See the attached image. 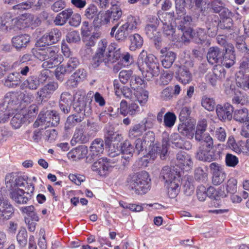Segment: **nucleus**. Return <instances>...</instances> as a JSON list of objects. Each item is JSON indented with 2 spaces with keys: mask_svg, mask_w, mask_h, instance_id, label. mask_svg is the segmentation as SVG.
<instances>
[{
  "mask_svg": "<svg viewBox=\"0 0 249 249\" xmlns=\"http://www.w3.org/2000/svg\"><path fill=\"white\" fill-rule=\"evenodd\" d=\"M130 44L129 49L132 51H135L137 49L142 47L143 40L142 37L138 34H135L129 36Z\"/></svg>",
  "mask_w": 249,
  "mask_h": 249,
  "instance_id": "nucleus-39",
  "label": "nucleus"
},
{
  "mask_svg": "<svg viewBox=\"0 0 249 249\" xmlns=\"http://www.w3.org/2000/svg\"><path fill=\"white\" fill-rule=\"evenodd\" d=\"M38 110L37 106L36 104H33L28 107L27 113L24 112L25 117L27 119L28 123L33 121L34 117L36 116Z\"/></svg>",
  "mask_w": 249,
  "mask_h": 249,
  "instance_id": "nucleus-55",
  "label": "nucleus"
},
{
  "mask_svg": "<svg viewBox=\"0 0 249 249\" xmlns=\"http://www.w3.org/2000/svg\"><path fill=\"white\" fill-rule=\"evenodd\" d=\"M207 35L203 29H198L197 30L191 29V39L197 44H202L207 39Z\"/></svg>",
  "mask_w": 249,
  "mask_h": 249,
  "instance_id": "nucleus-37",
  "label": "nucleus"
},
{
  "mask_svg": "<svg viewBox=\"0 0 249 249\" xmlns=\"http://www.w3.org/2000/svg\"><path fill=\"white\" fill-rule=\"evenodd\" d=\"M39 117L38 121L41 123H44L48 126H56L59 124L60 121L59 116L55 110L47 111L42 116L39 114Z\"/></svg>",
  "mask_w": 249,
  "mask_h": 249,
  "instance_id": "nucleus-22",
  "label": "nucleus"
},
{
  "mask_svg": "<svg viewBox=\"0 0 249 249\" xmlns=\"http://www.w3.org/2000/svg\"><path fill=\"white\" fill-rule=\"evenodd\" d=\"M177 166L182 170L188 171L193 167L191 156L184 151H180L177 154Z\"/></svg>",
  "mask_w": 249,
  "mask_h": 249,
  "instance_id": "nucleus-20",
  "label": "nucleus"
},
{
  "mask_svg": "<svg viewBox=\"0 0 249 249\" xmlns=\"http://www.w3.org/2000/svg\"><path fill=\"white\" fill-rule=\"evenodd\" d=\"M122 15V11L121 7L116 5L114 4L112 5L110 9L107 11L104 15V21L106 23L113 24L117 22Z\"/></svg>",
  "mask_w": 249,
  "mask_h": 249,
  "instance_id": "nucleus-21",
  "label": "nucleus"
},
{
  "mask_svg": "<svg viewBox=\"0 0 249 249\" xmlns=\"http://www.w3.org/2000/svg\"><path fill=\"white\" fill-rule=\"evenodd\" d=\"M226 165L229 167H234L238 163V158L231 154H227L225 158Z\"/></svg>",
  "mask_w": 249,
  "mask_h": 249,
  "instance_id": "nucleus-62",
  "label": "nucleus"
},
{
  "mask_svg": "<svg viewBox=\"0 0 249 249\" xmlns=\"http://www.w3.org/2000/svg\"><path fill=\"white\" fill-rule=\"evenodd\" d=\"M214 134L219 141L223 142L225 141L227 134L225 128L221 126L215 128Z\"/></svg>",
  "mask_w": 249,
  "mask_h": 249,
  "instance_id": "nucleus-59",
  "label": "nucleus"
},
{
  "mask_svg": "<svg viewBox=\"0 0 249 249\" xmlns=\"http://www.w3.org/2000/svg\"><path fill=\"white\" fill-rule=\"evenodd\" d=\"M88 152L87 147L84 145L78 146L69 152L68 154L69 158L73 160H77L84 158Z\"/></svg>",
  "mask_w": 249,
  "mask_h": 249,
  "instance_id": "nucleus-30",
  "label": "nucleus"
},
{
  "mask_svg": "<svg viewBox=\"0 0 249 249\" xmlns=\"http://www.w3.org/2000/svg\"><path fill=\"white\" fill-rule=\"evenodd\" d=\"M161 58V64L165 69L170 68L176 59L177 54L172 51H168L166 48H162L160 51Z\"/></svg>",
  "mask_w": 249,
  "mask_h": 249,
  "instance_id": "nucleus-25",
  "label": "nucleus"
},
{
  "mask_svg": "<svg viewBox=\"0 0 249 249\" xmlns=\"http://www.w3.org/2000/svg\"><path fill=\"white\" fill-rule=\"evenodd\" d=\"M81 120L80 118L76 115L69 116L65 124V129L67 131L74 126L77 123L80 122Z\"/></svg>",
  "mask_w": 249,
  "mask_h": 249,
  "instance_id": "nucleus-50",
  "label": "nucleus"
},
{
  "mask_svg": "<svg viewBox=\"0 0 249 249\" xmlns=\"http://www.w3.org/2000/svg\"><path fill=\"white\" fill-rule=\"evenodd\" d=\"M193 66V61L189 58L185 60L183 65L179 66L176 72V77L183 84H188L192 81V75L188 68Z\"/></svg>",
  "mask_w": 249,
  "mask_h": 249,
  "instance_id": "nucleus-12",
  "label": "nucleus"
},
{
  "mask_svg": "<svg viewBox=\"0 0 249 249\" xmlns=\"http://www.w3.org/2000/svg\"><path fill=\"white\" fill-rule=\"evenodd\" d=\"M98 10L97 7L94 4H90L85 11V16L89 19H95L98 18Z\"/></svg>",
  "mask_w": 249,
  "mask_h": 249,
  "instance_id": "nucleus-47",
  "label": "nucleus"
},
{
  "mask_svg": "<svg viewBox=\"0 0 249 249\" xmlns=\"http://www.w3.org/2000/svg\"><path fill=\"white\" fill-rule=\"evenodd\" d=\"M226 50H221L217 47H210L207 54L209 63H221V66L227 68L231 67L235 63V56L232 45H228Z\"/></svg>",
  "mask_w": 249,
  "mask_h": 249,
  "instance_id": "nucleus-1",
  "label": "nucleus"
},
{
  "mask_svg": "<svg viewBox=\"0 0 249 249\" xmlns=\"http://www.w3.org/2000/svg\"><path fill=\"white\" fill-rule=\"evenodd\" d=\"M112 167L109 160L107 158H103L94 162L91 169L100 176H104L111 171Z\"/></svg>",
  "mask_w": 249,
  "mask_h": 249,
  "instance_id": "nucleus-18",
  "label": "nucleus"
},
{
  "mask_svg": "<svg viewBox=\"0 0 249 249\" xmlns=\"http://www.w3.org/2000/svg\"><path fill=\"white\" fill-rule=\"evenodd\" d=\"M131 32L124 24H120V22L116 23L111 30L110 35L114 37L117 40L124 41Z\"/></svg>",
  "mask_w": 249,
  "mask_h": 249,
  "instance_id": "nucleus-16",
  "label": "nucleus"
},
{
  "mask_svg": "<svg viewBox=\"0 0 249 249\" xmlns=\"http://www.w3.org/2000/svg\"><path fill=\"white\" fill-rule=\"evenodd\" d=\"M27 233L25 229L20 230L17 236V239L18 244L20 246L25 247L27 243Z\"/></svg>",
  "mask_w": 249,
  "mask_h": 249,
  "instance_id": "nucleus-56",
  "label": "nucleus"
},
{
  "mask_svg": "<svg viewBox=\"0 0 249 249\" xmlns=\"http://www.w3.org/2000/svg\"><path fill=\"white\" fill-rule=\"evenodd\" d=\"M66 40L68 42L71 43H75L80 40V35L78 31H71L67 34Z\"/></svg>",
  "mask_w": 249,
  "mask_h": 249,
  "instance_id": "nucleus-60",
  "label": "nucleus"
},
{
  "mask_svg": "<svg viewBox=\"0 0 249 249\" xmlns=\"http://www.w3.org/2000/svg\"><path fill=\"white\" fill-rule=\"evenodd\" d=\"M59 49L55 46L34 50V55L37 59L43 61L41 66L45 69H52L58 63Z\"/></svg>",
  "mask_w": 249,
  "mask_h": 249,
  "instance_id": "nucleus-6",
  "label": "nucleus"
},
{
  "mask_svg": "<svg viewBox=\"0 0 249 249\" xmlns=\"http://www.w3.org/2000/svg\"><path fill=\"white\" fill-rule=\"evenodd\" d=\"M89 141V138L84 133V129L82 127L76 128L73 137L71 141L72 145L77 143H84Z\"/></svg>",
  "mask_w": 249,
  "mask_h": 249,
  "instance_id": "nucleus-33",
  "label": "nucleus"
},
{
  "mask_svg": "<svg viewBox=\"0 0 249 249\" xmlns=\"http://www.w3.org/2000/svg\"><path fill=\"white\" fill-rule=\"evenodd\" d=\"M17 21L10 13H6L0 17V30L5 31L14 29V24Z\"/></svg>",
  "mask_w": 249,
  "mask_h": 249,
  "instance_id": "nucleus-28",
  "label": "nucleus"
},
{
  "mask_svg": "<svg viewBox=\"0 0 249 249\" xmlns=\"http://www.w3.org/2000/svg\"><path fill=\"white\" fill-rule=\"evenodd\" d=\"M220 16L223 18V20L218 24V27L222 29H230L232 26L233 14L227 8L223 7L218 12Z\"/></svg>",
  "mask_w": 249,
  "mask_h": 249,
  "instance_id": "nucleus-23",
  "label": "nucleus"
},
{
  "mask_svg": "<svg viewBox=\"0 0 249 249\" xmlns=\"http://www.w3.org/2000/svg\"><path fill=\"white\" fill-rule=\"evenodd\" d=\"M232 103L233 104L241 106L246 105L249 103L248 96L245 93L241 91H237L232 99Z\"/></svg>",
  "mask_w": 249,
  "mask_h": 249,
  "instance_id": "nucleus-43",
  "label": "nucleus"
},
{
  "mask_svg": "<svg viewBox=\"0 0 249 249\" xmlns=\"http://www.w3.org/2000/svg\"><path fill=\"white\" fill-rule=\"evenodd\" d=\"M73 101V96L68 92H63L59 100V107L61 110L65 114L70 112L71 105Z\"/></svg>",
  "mask_w": 249,
  "mask_h": 249,
  "instance_id": "nucleus-26",
  "label": "nucleus"
},
{
  "mask_svg": "<svg viewBox=\"0 0 249 249\" xmlns=\"http://www.w3.org/2000/svg\"><path fill=\"white\" fill-rule=\"evenodd\" d=\"M201 105L208 111H213L215 108V102L213 99L204 96L202 98Z\"/></svg>",
  "mask_w": 249,
  "mask_h": 249,
  "instance_id": "nucleus-53",
  "label": "nucleus"
},
{
  "mask_svg": "<svg viewBox=\"0 0 249 249\" xmlns=\"http://www.w3.org/2000/svg\"><path fill=\"white\" fill-rule=\"evenodd\" d=\"M107 45V42L105 39L101 40L98 42L97 51L91 63L93 68H97L102 63L109 66L111 64L116 61L117 57H115V53L112 51L115 48L112 46L109 47L107 51H106Z\"/></svg>",
  "mask_w": 249,
  "mask_h": 249,
  "instance_id": "nucleus-3",
  "label": "nucleus"
},
{
  "mask_svg": "<svg viewBox=\"0 0 249 249\" xmlns=\"http://www.w3.org/2000/svg\"><path fill=\"white\" fill-rule=\"evenodd\" d=\"M61 35V32L58 29H53L43 36L40 39V42L44 44L42 46L56 43L60 39Z\"/></svg>",
  "mask_w": 249,
  "mask_h": 249,
  "instance_id": "nucleus-24",
  "label": "nucleus"
},
{
  "mask_svg": "<svg viewBox=\"0 0 249 249\" xmlns=\"http://www.w3.org/2000/svg\"><path fill=\"white\" fill-rule=\"evenodd\" d=\"M200 137L198 139H196L200 142L196 158L199 160L210 162L214 159L211 152V150L213 147V139L208 133H206Z\"/></svg>",
  "mask_w": 249,
  "mask_h": 249,
  "instance_id": "nucleus-8",
  "label": "nucleus"
},
{
  "mask_svg": "<svg viewBox=\"0 0 249 249\" xmlns=\"http://www.w3.org/2000/svg\"><path fill=\"white\" fill-rule=\"evenodd\" d=\"M137 101L141 106H144L147 103L148 99V92L146 90H142L137 91L135 93Z\"/></svg>",
  "mask_w": 249,
  "mask_h": 249,
  "instance_id": "nucleus-49",
  "label": "nucleus"
},
{
  "mask_svg": "<svg viewBox=\"0 0 249 249\" xmlns=\"http://www.w3.org/2000/svg\"><path fill=\"white\" fill-rule=\"evenodd\" d=\"M43 132L44 139L51 142L55 139L57 135L56 131L53 129H47L45 131L43 130Z\"/></svg>",
  "mask_w": 249,
  "mask_h": 249,
  "instance_id": "nucleus-64",
  "label": "nucleus"
},
{
  "mask_svg": "<svg viewBox=\"0 0 249 249\" xmlns=\"http://www.w3.org/2000/svg\"><path fill=\"white\" fill-rule=\"evenodd\" d=\"M227 192L234 194L237 191V180L234 178H230L226 186Z\"/></svg>",
  "mask_w": 249,
  "mask_h": 249,
  "instance_id": "nucleus-61",
  "label": "nucleus"
},
{
  "mask_svg": "<svg viewBox=\"0 0 249 249\" xmlns=\"http://www.w3.org/2000/svg\"><path fill=\"white\" fill-rule=\"evenodd\" d=\"M16 174L11 173L5 177V184L6 188L11 192L18 190L16 185Z\"/></svg>",
  "mask_w": 249,
  "mask_h": 249,
  "instance_id": "nucleus-44",
  "label": "nucleus"
},
{
  "mask_svg": "<svg viewBox=\"0 0 249 249\" xmlns=\"http://www.w3.org/2000/svg\"><path fill=\"white\" fill-rule=\"evenodd\" d=\"M14 209L9 201L1 196L0 197V220H7L13 215Z\"/></svg>",
  "mask_w": 249,
  "mask_h": 249,
  "instance_id": "nucleus-19",
  "label": "nucleus"
},
{
  "mask_svg": "<svg viewBox=\"0 0 249 249\" xmlns=\"http://www.w3.org/2000/svg\"><path fill=\"white\" fill-rule=\"evenodd\" d=\"M90 153L87 157V162H92L98 155L102 154L104 151V142L101 139L94 140L90 146Z\"/></svg>",
  "mask_w": 249,
  "mask_h": 249,
  "instance_id": "nucleus-17",
  "label": "nucleus"
},
{
  "mask_svg": "<svg viewBox=\"0 0 249 249\" xmlns=\"http://www.w3.org/2000/svg\"><path fill=\"white\" fill-rule=\"evenodd\" d=\"M135 150L137 155H139L141 152L148 149L142 139L138 138L135 142Z\"/></svg>",
  "mask_w": 249,
  "mask_h": 249,
  "instance_id": "nucleus-63",
  "label": "nucleus"
},
{
  "mask_svg": "<svg viewBox=\"0 0 249 249\" xmlns=\"http://www.w3.org/2000/svg\"><path fill=\"white\" fill-rule=\"evenodd\" d=\"M133 71L131 70H122L119 74V77L120 81L123 84H125L133 76Z\"/></svg>",
  "mask_w": 249,
  "mask_h": 249,
  "instance_id": "nucleus-58",
  "label": "nucleus"
},
{
  "mask_svg": "<svg viewBox=\"0 0 249 249\" xmlns=\"http://www.w3.org/2000/svg\"><path fill=\"white\" fill-rule=\"evenodd\" d=\"M207 128V122L206 120H201L199 121L196 126L195 139H198L201 138V136L205 134L204 133Z\"/></svg>",
  "mask_w": 249,
  "mask_h": 249,
  "instance_id": "nucleus-52",
  "label": "nucleus"
},
{
  "mask_svg": "<svg viewBox=\"0 0 249 249\" xmlns=\"http://www.w3.org/2000/svg\"><path fill=\"white\" fill-rule=\"evenodd\" d=\"M85 37H83V41L86 46L93 47L95 45L96 41L100 35L98 33H93L92 35L88 36L85 34Z\"/></svg>",
  "mask_w": 249,
  "mask_h": 249,
  "instance_id": "nucleus-48",
  "label": "nucleus"
},
{
  "mask_svg": "<svg viewBox=\"0 0 249 249\" xmlns=\"http://www.w3.org/2000/svg\"><path fill=\"white\" fill-rule=\"evenodd\" d=\"M139 19L136 17L129 15L127 17L126 21L123 23L128 30L132 32L136 31L138 25Z\"/></svg>",
  "mask_w": 249,
  "mask_h": 249,
  "instance_id": "nucleus-45",
  "label": "nucleus"
},
{
  "mask_svg": "<svg viewBox=\"0 0 249 249\" xmlns=\"http://www.w3.org/2000/svg\"><path fill=\"white\" fill-rule=\"evenodd\" d=\"M185 4V0H175L176 13H173V16L176 19L181 20L178 28L182 32L184 30L185 25H187L192 20L191 17L185 16L186 14Z\"/></svg>",
  "mask_w": 249,
  "mask_h": 249,
  "instance_id": "nucleus-9",
  "label": "nucleus"
},
{
  "mask_svg": "<svg viewBox=\"0 0 249 249\" xmlns=\"http://www.w3.org/2000/svg\"><path fill=\"white\" fill-rule=\"evenodd\" d=\"M160 177L164 180L169 197H176L179 191V172L174 169V168L172 169L168 166H164L161 171Z\"/></svg>",
  "mask_w": 249,
  "mask_h": 249,
  "instance_id": "nucleus-5",
  "label": "nucleus"
},
{
  "mask_svg": "<svg viewBox=\"0 0 249 249\" xmlns=\"http://www.w3.org/2000/svg\"><path fill=\"white\" fill-rule=\"evenodd\" d=\"M144 80L142 78L134 75H133L130 79V86L131 88L134 90L137 89L144 84Z\"/></svg>",
  "mask_w": 249,
  "mask_h": 249,
  "instance_id": "nucleus-57",
  "label": "nucleus"
},
{
  "mask_svg": "<svg viewBox=\"0 0 249 249\" xmlns=\"http://www.w3.org/2000/svg\"><path fill=\"white\" fill-rule=\"evenodd\" d=\"M138 67L147 80H150L160 73L159 63L157 57L152 54H147L142 50L140 53L137 62Z\"/></svg>",
  "mask_w": 249,
  "mask_h": 249,
  "instance_id": "nucleus-2",
  "label": "nucleus"
},
{
  "mask_svg": "<svg viewBox=\"0 0 249 249\" xmlns=\"http://www.w3.org/2000/svg\"><path fill=\"white\" fill-rule=\"evenodd\" d=\"M11 109H9L4 101L0 104V123H4L7 121L11 113Z\"/></svg>",
  "mask_w": 249,
  "mask_h": 249,
  "instance_id": "nucleus-46",
  "label": "nucleus"
},
{
  "mask_svg": "<svg viewBox=\"0 0 249 249\" xmlns=\"http://www.w3.org/2000/svg\"><path fill=\"white\" fill-rule=\"evenodd\" d=\"M36 75L28 77L20 85L21 89H29L31 90H36L40 87Z\"/></svg>",
  "mask_w": 249,
  "mask_h": 249,
  "instance_id": "nucleus-32",
  "label": "nucleus"
},
{
  "mask_svg": "<svg viewBox=\"0 0 249 249\" xmlns=\"http://www.w3.org/2000/svg\"><path fill=\"white\" fill-rule=\"evenodd\" d=\"M27 121V119L25 117L24 111L21 109L12 118L11 124L13 128L18 129L21 127L23 124Z\"/></svg>",
  "mask_w": 249,
  "mask_h": 249,
  "instance_id": "nucleus-36",
  "label": "nucleus"
},
{
  "mask_svg": "<svg viewBox=\"0 0 249 249\" xmlns=\"http://www.w3.org/2000/svg\"><path fill=\"white\" fill-rule=\"evenodd\" d=\"M226 71L220 65L215 66L212 71L208 72L205 76L206 80L212 86L216 85L218 80H221L225 77Z\"/></svg>",
  "mask_w": 249,
  "mask_h": 249,
  "instance_id": "nucleus-14",
  "label": "nucleus"
},
{
  "mask_svg": "<svg viewBox=\"0 0 249 249\" xmlns=\"http://www.w3.org/2000/svg\"><path fill=\"white\" fill-rule=\"evenodd\" d=\"M127 182L129 188L138 195L146 194L151 187V179L146 171L129 176Z\"/></svg>",
  "mask_w": 249,
  "mask_h": 249,
  "instance_id": "nucleus-4",
  "label": "nucleus"
},
{
  "mask_svg": "<svg viewBox=\"0 0 249 249\" xmlns=\"http://www.w3.org/2000/svg\"><path fill=\"white\" fill-rule=\"evenodd\" d=\"M210 169L213 174V183L215 185L222 183L226 177L224 167L217 162H213L210 165Z\"/></svg>",
  "mask_w": 249,
  "mask_h": 249,
  "instance_id": "nucleus-13",
  "label": "nucleus"
},
{
  "mask_svg": "<svg viewBox=\"0 0 249 249\" xmlns=\"http://www.w3.org/2000/svg\"><path fill=\"white\" fill-rule=\"evenodd\" d=\"M79 65V61L76 57L69 58L66 66L60 65L56 69L55 71L56 78L60 81H63L64 75L71 73Z\"/></svg>",
  "mask_w": 249,
  "mask_h": 249,
  "instance_id": "nucleus-10",
  "label": "nucleus"
},
{
  "mask_svg": "<svg viewBox=\"0 0 249 249\" xmlns=\"http://www.w3.org/2000/svg\"><path fill=\"white\" fill-rule=\"evenodd\" d=\"M142 140L148 148L151 157L155 158L158 155H160L161 160H164L167 154L168 142L163 139L161 146L155 142V134L151 131H147L143 136Z\"/></svg>",
  "mask_w": 249,
  "mask_h": 249,
  "instance_id": "nucleus-7",
  "label": "nucleus"
},
{
  "mask_svg": "<svg viewBox=\"0 0 249 249\" xmlns=\"http://www.w3.org/2000/svg\"><path fill=\"white\" fill-rule=\"evenodd\" d=\"M10 196L13 201L19 204H27L31 198V195H26V193L20 189L10 192Z\"/></svg>",
  "mask_w": 249,
  "mask_h": 249,
  "instance_id": "nucleus-27",
  "label": "nucleus"
},
{
  "mask_svg": "<svg viewBox=\"0 0 249 249\" xmlns=\"http://www.w3.org/2000/svg\"><path fill=\"white\" fill-rule=\"evenodd\" d=\"M4 101L11 110H17L19 103L18 92L7 93L4 97Z\"/></svg>",
  "mask_w": 249,
  "mask_h": 249,
  "instance_id": "nucleus-29",
  "label": "nucleus"
},
{
  "mask_svg": "<svg viewBox=\"0 0 249 249\" xmlns=\"http://www.w3.org/2000/svg\"><path fill=\"white\" fill-rule=\"evenodd\" d=\"M177 117L175 114L171 112H168L164 116V125L167 127L171 128L175 124Z\"/></svg>",
  "mask_w": 249,
  "mask_h": 249,
  "instance_id": "nucleus-51",
  "label": "nucleus"
},
{
  "mask_svg": "<svg viewBox=\"0 0 249 249\" xmlns=\"http://www.w3.org/2000/svg\"><path fill=\"white\" fill-rule=\"evenodd\" d=\"M121 149L122 158L126 160L131 158L136 152L133 145L128 140H125L121 144Z\"/></svg>",
  "mask_w": 249,
  "mask_h": 249,
  "instance_id": "nucleus-31",
  "label": "nucleus"
},
{
  "mask_svg": "<svg viewBox=\"0 0 249 249\" xmlns=\"http://www.w3.org/2000/svg\"><path fill=\"white\" fill-rule=\"evenodd\" d=\"M216 112L219 119L222 121H230L232 117L233 107L229 103L223 105H217L216 107Z\"/></svg>",
  "mask_w": 249,
  "mask_h": 249,
  "instance_id": "nucleus-15",
  "label": "nucleus"
},
{
  "mask_svg": "<svg viewBox=\"0 0 249 249\" xmlns=\"http://www.w3.org/2000/svg\"><path fill=\"white\" fill-rule=\"evenodd\" d=\"M17 20V21L14 24V27L15 24L18 23L24 24L25 27H29L30 26H36L38 24L39 21L37 17L30 14H26L22 16V18L19 20Z\"/></svg>",
  "mask_w": 249,
  "mask_h": 249,
  "instance_id": "nucleus-35",
  "label": "nucleus"
},
{
  "mask_svg": "<svg viewBox=\"0 0 249 249\" xmlns=\"http://www.w3.org/2000/svg\"><path fill=\"white\" fill-rule=\"evenodd\" d=\"M248 110L246 108L236 109L234 112L233 119L236 121L244 123L246 121H249Z\"/></svg>",
  "mask_w": 249,
  "mask_h": 249,
  "instance_id": "nucleus-40",
  "label": "nucleus"
},
{
  "mask_svg": "<svg viewBox=\"0 0 249 249\" xmlns=\"http://www.w3.org/2000/svg\"><path fill=\"white\" fill-rule=\"evenodd\" d=\"M147 36L151 38L156 39L158 37L157 26L154 24H147L145 28Z\"/></svg>",
  "mask_w": 249,
  "mask_h": 249,
  "instance_id": "nucleus-54",
  "label": "nucleus"
},
{
  "mask_svg": "<svg viewBox=\"0 0 249 249\" xmlns=\"http://www.w3.org/2000/svg\"><path fill=\"white\" fill-rule=\"evenodd\" d=\"M168 142L169 144L167 146V149L168 146H172V147H176L179 148H185L189 149L190 147L187 148L183 143V140L179 137V135L177 134H173L171 135L169 140L165 139Z\"/></svg>",
  "mask_w": 249,
  "mask_h": 249,
  "instance_id": "nucleus-41",
  "label": "nucleus"
},
{
  "mask_svg": "<svg viewBox=\"0 0 249 249\" xmlns=\"http://www.w3.org/2000/svg\"><path fill=\"white\" fill-rule=\"evenodd\" d=\"M57 82L52 81L40 88L36 93V100L41 103L46 102L58 89Z\"/></svg>",
  "mask_w": 249,
  "mask_h": 249,
  "instance_id": "nucleus-11",
  "label": "nucleus"
},
{
  "mask_svg": "<svg viewBox=\"0 0 249 249\" xmlns=\"http://www.w3.org/2000/svg\"><path fill=\"white\" fill-rule=\"evenodd\" d=\"M144 132V126L140 124H136L132 126L128 131V137L130 139H134L140 137Z\"/></svg>",
  "mask_w": 249,
  "mask_h": 249,
  "instance_id": "nucleus-42",
  "label": "nucleus"
},
{
  "mask_svg": "<svg viewBox=\"0 0 249 249\" xmlns=\"http://www.w3.org/2000/svg\"><path fill=\"white\" fill-rule=\"evenodd\" d=\"M13 46L17 49L25 48L30 42V36L27 34L14 37L12 40Z\"/></svg>",
  "mask_w": 249,
  "mask_h": 249,
  "instance_id": "nucleus-34",
  "label": "nucleus"
},
{
  "mask_svg": "<svg viewBox=\"0 0 249 249\" xmlns=\"http://www.w3.org/2000/svg\"><path fill=\"white\" fill-rule=\"evenodd\" d=\"M162 29L164 35L170 40L175 41L177 39V36L175 35V29L172 26L170 20H168V22H164Z\"/></svg>",
  "mask_w": 249,
  "mask_h": 249,
  "instance_id": "nucleus-38",
  "label": "nucleus"
}]
</instances>
